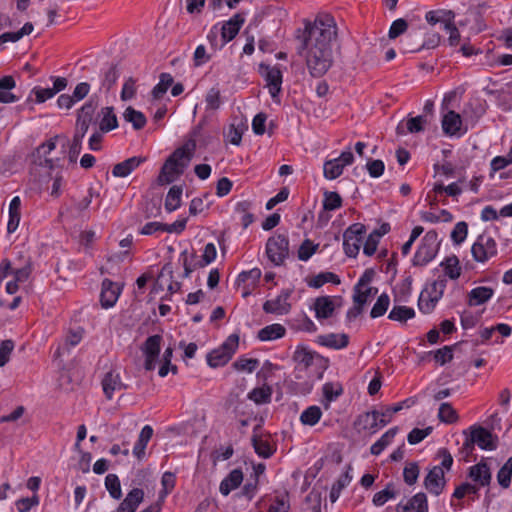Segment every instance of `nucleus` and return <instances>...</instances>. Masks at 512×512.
Returning <instances> with one entry per match:
<instances>
[{
    "label": "nucleus",
    "mask_w": 512,
    "mask_h": 512,
    "mask_svg": "<svg viewBox=\"0 0 512 512\" xmlns=\"http://www.w3.org/2000/svg\"><path fill=\"white\" fill-rule=\"evenodd\" d=\"M297 55L305 62L313 78L324 76L334 63L333 42L337 38V27L333 17L324 15L311 22L304 21V28L295 35Z\"/></svg>",
    "instance_id": "nucleus-1"
},
{
    "label": "nucleus",
    "mask_w": 512,
    "mask_h": 512,
    "mask_svg": "<svg viewBox=\"0 0 512 512\" xmlns=\"http://www.w3.org/2000/svg\"><path fill=\"white\" fill-rule=\"evenodd\" d=\"M201 129V124L197 125L191 132V137L166 159L164 163L165 170L169 166H178L182 170L187 166L196 150V138L200 135Z\"/></svg>",
    "instance_id": "nucleus-2"
},
{
    "label": "nucleus",
    "mask_w": 512,
    "mask_h": 512,
    "mask_svg": "<svg viewBox=\"0 0 512 512\" xmlns=\"http://www.w3.org/2000/svg\"><path fill=\"white\" fill-rule=\"evenodd\" d=\"M440 247L438 233L436 230H429L421 239L412 263L414 266H425L437 255Z\"/></svg>",
    "instance_id": "nucleus-3"
},
{
    "label": "nucleus",
    "mask_w": 512,
    "mask_h": 512,
    "mask_svg": "<svg viewBox=\"0 0 512 512\" xmlns=\"http://www.w3.org/2000/svg\"><path fill=\"white\" fill-rule=\"evenodd\" d=\"M238 344V335H230L219 348L214 349L207 354L208 365L212 368H217L227 364L236 352Z\"/></svg>",
    "instance_id": "nucleus-4"
},
{
    "label": "nucleus",
    "mask_w": 512,
    "mask_h": 512,
    "mask_svg": "<svg viewBox=\"0 0 512 512\" xmlns=\"http://www.w3.org/2000/svg\"><path fill=\"white\" fill-rule=\"evenodd\" d=\"M292 360L297 364V367L308 369L311 366H316L320 370L328 368L329 360L319 353L310 350L305 345H298L293 353Z\"/></svg>",
    "instance_id": "nucleus-5"
},
{
    "label": "nucleus",
    "mask_w": 512,
    "mask_h": 512,
    "mask_svg": "<svg viewBox=\"0 0 512 512\" xmlns=\"http://www.w3.org/2000/svg\"><path fill=\"white\" fill-rule=\"evenodd\" d=\"M366 226L362 223L350 225L343 233V248L348 257H356L359 253Z\"/></svg>",
    "instance_id": "nucleus-6"
},
{
    "label": "nucleus",
    "mask_w": 512,
    "mask_h": 512,
    "mask_svg": "<svg viewBox=\"0 0 512 512\" xmlns=\"http://www.w3.org/2000/svg\"><path fill=\"white\" fill-rule=\"evenodd\" d=\"M471 253L476 262L484 263L497 255V243L492 236L482 233L472 245Z\"/></svg>",
    "instance_id": "nucleus-7"
},
{
    "label": "nucleus",
    "mask_w": 512,
    "mask_h": 512,
    "mask_svg": "<svg viewBox=\"0 0 512 512\" xmlns=\"http://www.w3.org/2000/svg\"><path fill=\"white\" fill-rule=\"evenodd\" d=\"M266 254L276 266L281 265L289 255V240L286 235L270 237L266 243Z\"/></svg>",
    "instance_id": "nucleus-8"
},
{
    "label": "nucleus",
    "mask_w": 512,
    "mask_h": 512,
    "mask_svg": "<svg viewBox=\"0 0 512 512\" xmlns=\"http://www.w3.org/2000/svg\"><path fill=\"white\" fill-rule=\"evenodd\" d=\"M163 338L159 334L149 336L143 343L141 350L145 357L144 368L147 371L155 369L159 359L161 342Z\"/></svg>",
    "instance_id": "nucleus-9"
},
{
    "label": "nucleus",
    "mask_w": 512,
    "mask_h": 512,
    "mask_svg": "<svg viewBox=\"0 0 512 512\" xmlns=\"http://www.w3.org/2000/svg\"><path fill=\"white\" fill-rule=\"evenodd\" d=\"M470 443H475L483 450H495L498 444L497 436L482 426L471 427Z\"/></svg>",
    "instance_id": "nucleus-10"
},
{
    "label": "nucleus",
    "mask_w": 512,
    "mask_h": 512,
    "mask_svg": "<svg viewBox=\"0 0 512 512\" xmlns=\"http://www.w3.org/2000/svg\"><path fill=\"white\" fill-rule=\"evenodd\" d=\"M291 296V290L284 289L280 292V294L272 300H267L263 304V310L268 314L275 315H286L289 313L291 309V304L288 302V299Z\"/></svg>",
    "instance_id": "nucleus-11"
},
{
    "label": "nucleus",
    "mask_w": 512,
    "mask_h": 512,
    "mask_svg": "<svg viewBox=\"0 0 512 512\" xmlns=\"http://www.w3.org/2000/svg\"><path fill=\"white\" fill-rule=\"evenodd\" d=\"M446 485L444 471L442 467L434 466L424 479L425 488L433 495L439 496Z\"/></svg>",
    "instance_id": "nucleus-12"
},
{
    "label": "nucleus",
    "mask_w": 512,
    "mask_h": 512,
    "mask_svg": "<svg viewBox=\"0 0 512 512\" xmlns=\"http://www.w3.org/2000/svg\"><path fill=\"white\" fill-rule=\"evenodd\" d=\"M245 22L244 15L242 13H236L221 27V44L220 48L233 40L238 34L240 28Z\"/></svg>",
    "instance_id": "nucleus-13"
},
{
    "label": "nucleus",
    "mask_w": 512,
    "mask_h": 512,
    "mask_svg": "<svg viewBox=\"0 0 512 512\" xmlns=\"http://www.w3.org/2000/svg\"><path fill=\"white\" fill-rule=\"evenodd\" d=\"M341 300L340 297H338ZM335 300L337 297L331 296H320L314 300L313 309L315 311V317L318 320L328 319L333 316L334 311L337 307Z\"/></svg>",
    "instance_id": "nucleus-14"
},
{
    "label": "nucleus",
    "mask_w": 512,
    "mask_h": 512,
    "mask_svg": "<svg viewBox=\"0 0 512 512\" xmlns=\"http://www.w3.org/2000/svg\"><path fill=\"white\" fill-rule=\"evenodd\" d=\"M260 68L265 69V73H263L262 75L265 81L267 82L271 97L275 99L281 91L282 72L276 66L270 67L268 65L261 64Z\"/></svg>",
    "instance_id": "nucleus-15"
},
{
    "label": "nucleus",
    "mask_w": 512,
    "mask_h": 512,
    "mask_svg": "<svg viewBox=\"0 0 512 512\" xmlns=\"http://www.w3.org/2000/svg\"><path fill=\"white\" fill-rule=\"evenodd\" d=\"M101 384L103 392L108 400L113 398L114 392L127 388V386L122 382L120 374L114 370H111L104 375Z\"/></svg>",
    "instance_id": "nucleus-16"
},
{
    "label": "nucleus",
    "mask_w": 512,
    "mask_h": 512,
    "mask_svg": "<svg viewBox=\"0 0 512 512\" xmlns=\"http://www.w3.org/2000/svg\"><path fill=\"white\" fill-rule=\"evenodd\" d=\"M120 295V287L110 279H104L100 294V302L103 308H110L115 305Z\"/></svg>",
    "instance_id": "nucleus-17"
},
{
    "label": "nucleus",
    "mask_w": 512,
    "mask_h": 512,
    "mask_svg": "<svg viewBox=\"0 0 512 512\" xmlns=\"http://www.w3.org/2000/svg\"><path fill=\"white\" fill-rule=\"evenodd\" d=\"M380 411L373 410L370 412H365L358 416L357 420L355 421V425L360 430H368L371 433H376L379 428H382L383 426H380Z\"/></svg>",
    "instance_id": "nucleus-18"
},
{
    "label": "nucleus",
    "mask_w": 512,
    "mask_h": 512,
    "mask_svg": "<svg viewBox=\"0 0 512 512\" xmlns=\"http://www.w3.org/2000/svg\"><path fill=\"white\" fill-rule=\"evenodd\" d=\"M146 160L147 158L143 156H133L128 158L114 165L112 174L114 177H126Z\"/></svg>",
    "instance_id": "nucleus-19"
},
{
    "label": "nucleus",
    "mask_w": 512,
    "mask_h": 512,
    "mask_svg": "<svg viewBox=\"0 0 512 512\" xmlns=\"http://www.w3.org/2000/svg\"><path fill=\"white\" fill-rule=\"evenodd\" d=\"M144 499V491L133 488L119 504L116 512H135Z\"/></svg>",
    "instance_id": "nucleus-20"
},
{
    "label": "nucleus",
    "mask_w": 512,
    "mask_h": 512,
    "mask_svg": "<svg viewBox=\"0 0 512 512\" xmlns=\"http://www.w3.org/2000/svg\"><path fill=\"white\" fill-rule=\"evenodd\" d=\"M317 343L320 344L321 346L328 347L331 349H343L347 347L349 344V336L345 333H329L319 335L317 337Z\"/></svg>",
    "instance_id": "nucleus-21"
},
{
    "label": "nucleus",
    "mask_w": 512,
    "mask_h": 512,
    "mask_svg": "<svg viewBox=\"0 0 512 512\" xmlns=\"http://www.w3.org/2000/svg\"><path fill=\"white\" fill-rule=\"evenodd\" d=\"M494 295L491 287L478 286L473 288L467 296V304L471 307L479 306L488 302Z\"/></svg>",
    "instance_id": "nucleus-22"
},
{
    "label": "nucleus",
    "mask_w": 512,
    "mask_h": 512,
    "mask_svg": "<svg viewBox=\"0 0 512 512\" xmlns=\"http://www.w3.org/2000/svg\"><path fill=\"white\" fill-rule=\"evenodd\" d=\"M461 116L453 110L448 111L442 118V129L446 135L453 136L460 132Z\"/></svg>",
    "instance_id": "nucleus-23"
},
{
    "label": "nucleus",
    "mask_w": 512,
    "mask_h": 512,
    "mask_svg": "<svg viewBox=\"0 0 512 512\" xmlns=\"http://www.w3.org/2000/svg\"><path fill=\"white\" fill-rule=\"evenodd\" d=\"M243 481V472L240 469L232 470L220 483L219 491L223 496L238 488Z\"/></svg>",
    "instance_id": "nucleus-24"
},
{
    "label": "nucleus",
    "mask_w": 512,
    "mask_h": 512,
    "mask_svg": "<svg viewBox=\"0 0 512 512\" xmlns=\"http://www.w3.org/2000/svg\"><path fill=\"white\" fill-rule=\"evenodd\" d=\"M413 398H407L392 406H387L384 411L380 412V426H386L392 420L394 414L398 413L404 408H409L415 404Z\"/></svg>",
    "instance_id": "nucleus-25"
},
{
    "label": "nucleus",
    "mask_w": 512,
    "mask_h": 512,
    "mask_svg": "<svg viewBox=\"0 0 512 512\" xmlns=\"http://www.w3.org/2000/svg\"><path fill=\"white\" fill-rule=\"evenodd\" d=\"M286 334V329L283 325L274 323L271 325H267L264 328L260 329L257 333V338L260 341H272L276 339H280L284 337Z\"/></svg>",
    "instance_id": "nucleus-26"
},
{
    "label": "nucleus",
    "mask_w": 512,
    "mask_h": 512,
    "mask_svg": "<svg viewBox=\"0 0 512 512\" xmlns=\"http://www.w3.org/2000/svg\"><path fill=\"white\" fill-rule=\"evenodd\" d=\"M152 436L153 428L150 425H145L142 428L138 440L136 441L133 448V454L137 459L141 460L144 457L145 449Z\"/></svg>",
    "instance_id": "nucleus-27"
},
{
    "label": "nucleus",
    "mask_w": 512,
    "mask_h": 512,
    "mask_svg": "<svg viewBox=\"0 0 512 512\" xmlns=\"http://www.w3.org/2000/svg\"><path fill=\"white\" fill-rule=\"evenodd\" d=\"M469 477L473 481L479 482L481 486H486L490 483L491 480L490 469L486 463H478L470 467Z\"/></svg>",
    "instance_id": "nucleus-28"
},
{
    "label": "nucleus",
    "mask_w": 512,
    "mask_h": 512,
    "mask_svg": "<svg viewBox=\"0 0 512 512\" xmlns=\"http://www.w3.org/2000/svg\"><path fill=\"white\" fill-rule=\"evenodd\" d=\"M399 428L397 426L387 430L371 447L370 453L374 456L380 455L384 449L389 446L395 436L397 435Z\"/></svg>",
    "instance_id": "nucleus-29"
},
{
    "label": "nucleus",
    "mask_w": 512,
    "mask_h": 512,
    "mask_svg": "<svg viewBox=\"0 0 512 512\" xmlns=\"http://www.w3.org/2000/svg\"><path fill=\"white\" fill-rule=\"evenodd\" d=\"M425 19L430 25L441 23L445 27L446 25H450L449 22L452 19H455V13L452 10L445 9L430 10L426 13Z\"/></svg>",
    "instance_id": "nucleus-30"
},
{
    "label": "nucleus",
    "mask_w": 512,
    "mask_h": 512,
    "mask_svg": "<svg viewBox=\"0 0 512 512\" xmlns=\"http://www.w3.org/2000/svg\"><path fill=\"white\" fill-rule=\"evenodd\" d=\"M101 115L99 129L102 133H107L118 127V120L113 107L102 108Z\"/></svg>",
    "instance_id": "nucleus-31"
},
{
    "label": "nucleus",
    "mask_w": 512,
    "mask_h": 512,
    "mask_svg": "<svg viewBox=\"0 0 512 512\" xmlns=\"http://www.w3.org/2000/svg\"><path fill=\"white\" fill-rule=\"evenodd\" d=\"M123 118L126 122L131 123L135 130L143 129L147 123L145 115L131 106L125 109Z\"/></svg>",
    "instance_id": "nucleus-32"
},
{
    "label": "nucleus",
    "mask_w": 512,
    "mask_h": 512,
    "mask_svg": "<svg viewBox=\"0 0 512 512\" xmlns=\"http://www.w3.org/2000/svg\"><path fill=\"white\" fill-rule=\"evenodd\" d=\"M326 283L339 285L341 280L338 275L333 272H321L307 281L309 287L320 288Z\"/></svg>",
    "instance_id": "nucleus-33"
},
{
    "label": "nucleus",
    "mask_w": 512,
    "mask_h": 512,
    "mask_svg": "<svg viewBox=\"0 0 512 512\" xmlns=\"http://www.w3.org/2000/svg\"><path fill=\"white\" fill-rule=\"evenodd\" d=\"M440 266L443 267L445 276H448L452 280L458 279L461 275V267L456 255L446 257L440 263Z\"/></svg>",
    "instance_id": "nucleus-34"
},
{
    "label": "nucleus",
    "mask_w": 512,
    "mask_h": 512,
    "mask_svg": "<svg viewBox=\"0 0 512 512\" xmlns=\"http://www.w3.org/2000/svg\"><path fill=\"white\" fill-rule=\"evenodd\" d=\"M272 392L271 386L268 385L256 387L248 393V399L257 405L267 404L271 402Z\"/></svg>",
    "instance_id": "nucleus-35"
},
{
    "label": "nucleus",
    "mask_w": 512,
    "mask_h": 512,
    "mask_svg": "<svg viewBox=\"0 0 512 512\" xmlns=\"http://www.w3.org/2000/svg\"><path fill=\"white\" fill-rule=\"evenodd\" d=\"M182 192L183 188L179 185H174L169 189L164 204L166 211L173 212L180 207Z\"/></svg>",
    "instance_id": "nucleus-36"
},
{
    "label": "nucleus",
    "mask_w": 512,
    "mask_h": 512,
    "mask_svg": "<svg viewBox=\"0 0 512 512\" xmlns=\"http://www.w3.org/2000/svg\"><path fill=\"white\" fill-rule=\"evenodd\" d=\"M324 407L328 409L330 403L335 401L343 393V388L340 383L327 382L323 385Z\"/></svg>",
    "instance_id": "nucleus-37"
},
{
    "label": "nucleus",
    "mask_w": 512,
    "mask_h": 512,
    "mask_svg": "<svg viewBox=\"0 0 512 512\" xmlns=\"http://www.w3.org/2000/svg\"><path fill=\"white\" fill-rule=\"evenodd\" d=\"M251 441L258 456L262 458H269L274 454L275 448L272 447L268 440H263L260 436L254 433Z\"/></svg>",
    "instance_id": "nucleus-38"
},
{
    "label": "nucleus",
    "mask_w": 512,
    "mask_h": 512,
    "mask_svg": "<svg viewBox=\"0 0 512 512\" xmlns=\"http://www.w3.org/2000/svg\"><path fill=\"white\" fill-rule=\"evenodd\" d=\"M322 416V410L317 405L307 407L300 415V422L303 425L314 426L316 425Z\"/></svg>",
    "instance_id": "nucleus-39"
},
{
    "label": "nucleus",
    "mask_w": 512,
    "mask_h": 512,
    "mask_svg": "<svg viewBox=\"0 0 512 512\" xmlns=\"http://www.w3.org/2000/svg\"><path fill=\"white\" fill-rule=\"evenodd\" d=\"M415 317V310L407 306H394L389 312L388 318L393 321L404 323Z\"/></svg>",
    "instance_id": "nucleus-40"
},
{
    "label": "nucleus",
    "mask_w": 512,
    "mask_h": 512,
    "mask_svg": "<svg viewBox=\"0 0 512 512\" xmlns=\"http://www.w3.org/2000/svg\"><path fill=\"white\" fill-rule=\"evenodd\" d=\"M252 203L248 200L240 201L235 206V211L241 214V223L244 229L254 222V215L250 212Z\"/></svg>",
    "instance_id": "nucleus-41"
},
{
    "label": "nucleus",
    "mask_w": 512,
    "mask_h": 512,
    "mask_svg": "<svg viewBox=\"0 0 512 512\" xmlns=\"http://www.w3.org/2000/svg\"><path fill=\"white\" fill-rule=\"evenodd\" d=\"M438 418L443 423L453 424L458 421L459 416L450 403L444 402L439 407Z\"/></svg>",
    "instance_id": "nucleus-42"
},
{
    "label": "nucleus",
    "mask_w": 512,
    "mask_h": 512,
    "mask_svg": "<svg viewBox=\"0 0 512 512\" xmlns=\"http://www.w3.org/2000/svg\"><path fill=\"white\" fill-rule=\"evenodd\" d=\"M183 173V170L178 166H169L168 169H164V165L162 166L159 176H158V184L165 185L170 184L175 181V179Z\"/></svg>",
    "instance_id": "nucleus-43"
},
{
    "label": "nucleus",
    "mask_w": 512,
    "mask_h": 512,
    "mask_svg": "<svg viewBox=\"0 0 512 512\" xmlns=\"http://www.w3.org/2000/svg\"><path fill=\"white\" fill-rule=\"evenodd\" d=\"M97 108V104L90 100L86 102L79 110L77 114V122L90 125L93 120V115Z\"/></svg>",
    "instance_id": "nucleus-44"
},
{
    "label": "nucleus",
    "mask_w": 512,
    "mask_h": 512,
    "mask_svg": "<svg viewBox=\"0 0 512 512\" xmlns=\"http://www.w3.org/2000/svg\"><path fill=\"white\" fill-rule=\"evenodd\" d=\"M512 477V456L499 469L497 473V481L502 488H509Z\"/></svg>",
    "instance_id": "nucleus-45"
},
{
    "label": "nucleus",
    "mask_w": 512,
    "mask_h": 512,
    "mask_svg": "<svg viewBox=\"0 0 512 512\" xmlns=\"http://www.w3.org/2000/svg\"><path fill=\"white\" fill-rule=\"evenodd\" d=\"M343 169V164H341L336 158L328 160L324 163V176L330 180L336 179L343 173Z\"/></svg>",
    "instance_id": "nucleus-46"
},
{
    "label": "nucleus",
    "mask_w": 512,
    "mask_h": 512,
    "mask_svg": "<svg viewBox=\"0 0 512 512\" xmlns=\"http://www.w3.org/2000/svg\"><path fill=\"white\" fill-rule=\"evenodd\" d=\"M396 495L397 493L394 490V484L388 483L385 489L374 494L372 502L375 506H382L388 500L395 498Z\"/></svg>",
    "instance_id": "nucleus-47"
},
{
    "label": "nucleus",
    "mask_w": 512,
    "mask_h": 512,
    "mask_svg": "<svg viewBox=\"0 0 512 512\" xmlns=\"http://www.w3.org/2000/svg\"><path fill=\"white\" fill-rule=\"evenodd\" d=\"M407 504L411 512H428L427 496L423 492L415 494Z\"/></svg>",
    "instance_id": "nucleus-48"
},
{
    "label": "nucleus",
    "mask_w": 512,
    "mask_h": 512,
    "mask_svg": "<svg viewBox=\"0 0 512 512\" xmlns=\"http://www.w3.org/2000/svg\"><path fill=\"white\" fill-rule=\"evenodd\" d=\"M390 304V298L388 294L382 293L378 298L375 304L373 305L370 316L371 318H378L380 316H383L389 307Z\"/></svg>",
    "instance_id": "nucleus-49"
},
{
    "label": "nucleus",
    "mask_w": 512,
    "mask_h": 512,
    "mask_svg": "<svg viewBox=\"0 0 512 512\" xmlns=\"http://www.w3.org/2000/svg\"><path fill=\"white\" fill-rule=\"evenodd\" d=\"M105 487L110 496L114 499H120L122 496L121 484L116 474H108L105 478Z\"/></svg>",
    "instance_id": "nucleus-50"
},
{
    "label": "nucleus",
    "mask_w": 512,
    "mask_h": 512,
    "mask_svg": "<svg viewBox=\"0 0 512 512\" xmlns=\"http://www.w3.org/2000/svg\"><path fill=\"white\" fill-rule=\"evenodd\" d=\"M342 206V198L337 192L326 191L324 193L323 208L326 211H334Z\"/></svg>",
    "instance_id": "nucleus-51"
},
{
    "label": "nucleus",
    "mask_w": 512,
    "mask_h": 512,
    "mask_svg": "<svg viewBox=\"0 0 512 512\" xmlns=\"http://www.w3.org/2000/svg\"><path fill=\"white\" fill-rule=\"evenodd\" d=\"M437 296H432L431 294L427 293V297L424 295V292H421L419 300H418V308L419 310L424 314L431 313L437 302Z\"/></svg>",
    "instance_id": "nucleus-52"
},
{
    "label": "nucleus",
    "mask_w": 512,
    "mask_h": 512,
    "mask_svg": "<svg viewBox=\"0 0 512 512\" xmlns=\"http://www.w3.org/2000/svg\"><path fill=\"white\" fill-rule=\"evenodd\" d=\"M471 20H474L475 22H477V27L475 28V32H480L484 29L485 25L482 24V15L481 13L476 10V9H472V10H469L466 14V17L464 20H459L456 25L457 27H464L466 26Z\"/></svg>",
    "instance_id": "nucleus-53"
},
{
    "label": "nucleus",
    "mask_w": 512,
    "mask_h": 512,
    "mask_svg": "<svg viewBox=\"0 0 512 512\" xmlns=\"http://www.w3.org/2000/svg\"><path fill=\"white\" fill-rule=\"evenodd\" d=\"M318 244H314L310 239H305L298 249V258L301 261H308L317 251Z\"/></svg>",
    "instance_id": "nucleus-54"
},
{
    "label": "nucleus",
    "mask_w": 512,
    "mask_h": 512,
    "mask_svg": "<svg viewBox=\"0 0 512 512\" xmlns=\"http://www.w3.org/2000/svg\"><path fill=\"white\" fill-rule=\"evenodd\" d=\"M259 366V360L256 358L240 357L233 363V367L239 371H247L252 373Z\"/></svg>",
    "instance_id": "nucleus-55"
},
{
    "label": "nucleus",
    "mask_w": 512,
    "mask_h": 512,
    "mask_svg": "<svg viewBox=\"0 0 512 512\" xmlns=\"http://www.w3.org/2000/svg\"><path fill=\"white\" fill-rule=\"evenodd\" d=\"M419 476V466L416 462L409 463L403 470V478L407 485L411 486L416 483Z\"/></svg>",
    "instance_id": "nucleus-56"
},
{
    "label": "nucleus",
    "mask_w": 512,
    "mask_h": 512,
    "mask_svg": "<svg viewBox=\"0 0 512 512\" xmlns=\"http://www.w3.org/2000/svg\"><path fill=\"white\" fill-rule=\"evenodd\" d=\"M428 123L426 115H418L407 120V130L410 133H418L424 130V125Z\"/></svg>",
    "instance_id": "nucleus-57"
},
{
    "label": "nucleus",
    "mask_w": 512,
    "mask_h": 512,
    "mask_svg": "<svg viewBox=\"0 0 512 512\" xmlns=\"http://www.w3.org/2000/svg\"><path fill=\"white\" fill-rule=\"evenodd\" d=\"M467 233H468L467 223L464 221L458 222L454 226V229L451 232V239L455 244H460L466 239Z\"/></svg>",
    "instance_id": "nucleus-58"
},
{
    "label": "nucleus",
    "mask_w": 512,
    "mask_h": 512,
    "mask_svg": "<svg viewBox=\"0 0 512 512\" xmlns=\"http://www.w3.org/2000/svg\"><path fill=\"white\" fill-rule=\"evenodd\" d=\"M408 29V23L405 19L399 18L392 22L388 36L390 39H396L400 35L404 34Z\"/></svg>",
    "instance_id": "nucleus-59"
},
{
    "label": "nucleus",
    "mask_w": 512,
    "mask_h": 512,
    "mask_svg": "<svg viewBox=\"0 0 512 512\" xmlns=\"http://www.w3.org/2000/svg\"><path fill=\"white\" fill-rule=\"evenodd\" d=\"M119 78V71L116 64H112L108 70L104 73V78L102 81L103 87L106 88L107 91H109L113 85L116 83L117 79Z\"/></svg>",
    "instance_id": "nucleus-60"
},
{
    "label": "nucleus",
    "mask_w": 512,
    "mask_h": 512,
    "mask_svg": "<svg viewBox=\"0 0 512 512\" xmlns=\"http://www.w3.org/2000/svg\"><path fill=\"white\" fill-rule=\"evenodd\" d=\"M136 95V80L133 77H129L123 84L121 91V100L128 101Z\"/></svg>",
    "instance_id": "nucleus-61"
},
{
    "label": "nucleus",
    "mask_w": 512,
    "mask_h": 512,
    "mask_svg": "<svg viewBox=\"0 0 512 512\" xmlns=\"http://www.w3.org/2000/svg\"><path fill=\"white\" fill-rule=\"evenodd\" d=\"M434 359L440 365H445L453 359V346H444L434 352Z\"/></svg>",
    "instance_id": "nucleus-62"
},
{
    "label": "nucleus",
    "mask_w": 512,
    "mask_h": 512,
    "mask_svg": "<svg viewBox=\"0 0 512 512\" xmlns=\"http://www.w3.org/2000/svg\"><path fill=\"white\" fill-rule=\"evenodd\" d=\"M38 504L39 497L37 494H34L32 497L21 498L15 503L18 512H29L32 507Z\"/></svg>",
    "instance_id": "nucleus-63"
},
{
    "label": "nucleus",
    "mask_w": 512,
    "mask_h": 512,
    "mask_svg": "<svg viewBox=\"0 0 512 512\" xmlns=\"http://www.w3.org/2000/svg\"><path fill=\"white\" fill-rule=\"evenodd\" d=\"M431 432H432V427H427L425 429L414 428L408 434L407 440H408L409 444L415 445V444L420 443Z\"/></svg>",
    "instance_id": "nucleus-64"
}]
</instances>
